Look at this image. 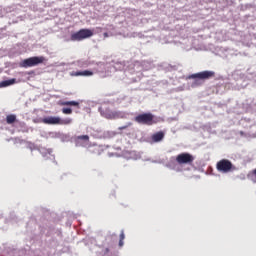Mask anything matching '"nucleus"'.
Returning a JSON list of instances; mask_svg holds the SVG:
<instances>
[{
    "label": "nucleus",
    "mask_w": 256,
    "mask_h": 256,
    "mask_svg": "<svg viewBox=\"0 0 256 256\" xmlns=\"http://www.w3.org/2000/svg\"><path fill=\"white\" fill-rule=\"evenodd\" d=\"M116 103H121V101L118 99V100L116 101Z\"/></svg>",
    "instance_id": "obj_35"
},
{
    "label": "nucleus",
    "mask_w": 256,
    "mask_h": 256,
    "mask_svg": "<svg viewBox=\"0 0 256 256\" xmlns=\"http://www.w3.org/2000/svg\"><path fill=\"white\" fill-rule=\"evenodd\" d=\"M165 139V131L161 130L151 135L152 143H161Z\"/></svg>",
    "instance_id": "obj_12"
},
{
    "label": "nucleus",
    "mask_w": 256,
    "mask_h": 256,
    "mask_svg": "<svg viewBox=\"0 0 256 256\" xmlns=\"http://www.w3.org/2000/svg\"><path fill=\"white\" fill-rule=\"evenodd\" d=\"M254 102H255V107H256V100L254 99Z\"/></svg>",
    "instance_id": "obj_37"
},
{
    "label": "nucleus",
    "mask_w": 256,
    "mask_h": 256,
    "mask_svg": "<svg viewBox=\"0 0 256 256\" xmlns=\"http://www.w3.org/2000/svg\"><path fill=\"white\" fill-rule=\"evenodd\" d=\"M62 113L64 115H71L73 113V109L72 108H62Z\"/></svg>",
    "instance_id": "obj_24"
},
{
    "label": "nucleus",
    "mask_w": 256,
    "mask_h": 256,
    "mask_svg": "<svg viewBox=\"0 0 256 256\" xmlns=\"http://www.w3.org/2000/svg\"><path fill=\"white\" fill-rule=\"evenodd\" d=\"M249 7H253V5H251V4H246L245 5V9H249Z\"/></svg>",
    "instance_id": "obj_32"
},
{
    "label": "nucleus",
    "mask_w": 256,
    "mask_h": 256,
    "mask_svg": "<svg viewBox=\"0 0 256 256\" xmlns=\"http://www.w3.org/2000/svg\"><path fill=\"white\" fill-rule=\"evenodd\" d=\"M94 72L92 70H82V77H92Z\"/></svg>",
    "instance_id": "obj_23"
},
{
    "label": "nucleus",
    "mask_w": 256,
    "mask_h": 256,
    "mask_svg": "<svg viewBox=\"0 0 256 256\" xmlns=\"http://www.w3.org/2000/svg\"><path fill=\"white\" fill-rule=\"evenodd\" d=\"M15 83H17L16 78L3 80L0 82V89H3L5 87H11V85H15Z\"/></svg>",
    "instance_id": "obj_15"
},
{
    "label": "nucleus",
    "mask_w": 256,
    "mask_h": 256,
    "mask_svg": "<svg viewBox=\"0 0 256 256\" xmlns=\"http://www.w3.org/2000/svg\"><path fill=\"white\" fill-rule=\"evenodd\" d=\"M59 116H47L42 119V123L45 125H59Z\"/></svg>",
    "instance_id": "obj_11"
},
{
    "label": "nucleus",
    "mask_w": 256,
    "mask_h": 256,
    "mask_svg": "<svg viewBox=\"0 0 256 256\" xmlns=\"http://www.w3.org/2000/svg\"><path fill=\"white\" fill-rule=\"evenodd\" d=\"M213 77H215V71L205 70L191 74L186 79H192V82H189V87L196 89V87H201V81H207V79H213Z\"/></svg>",
    "instance_id": "obj_1"
},
{
    "label": "nucleus",
    "mask_w": 256,
    "mask_h": 256,
    "mask_svg": "<svg viewBox=\"0 0 256 256\" xmlns=\"http://www.w3.org/2000/svg\"><path fill=\"white\" fill-rule=\"evenodd\" d=\"M106 252H109V248H106Z\"/></svg>",
    "instance_id": "obj_36"
},
{
    "label": "nucleus",
    "mask_w": 256,
    "mask_h": 256,
    "mask_svg": "<svg viewBox=\"0 0 256 256\" xmlns=\"http://www.w3.org/2000/svg\"><path fill=\"white\" fill-rule=\"evenodd\" d=\"M87 141H89V135H81V136H78V137L75 139L76 147H82V145H83L84 143H87Z\"/></svg>",
    "instance_id": "obj_14"
},
{
    "label": "nucleus",
    "mask_w": 256,
    "mask_h": 256,
    "mask_svg": "<svg viewBox=\"0 0 256 256\" xmlns=\"http://www.w3.org/2000/svg\"><path fill=\"white\" fill-rule=\"evenodd\" d=\"M73 123V118H60L58 125H71Z\"/></svg>",
    "instance_id": "obj_20"
},
{
    "label": "nucleus",
    "mask_w": 256,
    "mask_h": 256,
    "mask_svg": "<svg viewBox=\"0 0 256 256\" xmlns=\"http://www.w3.org/2000/svg\"><path fill=\"white\" fill-rule=\"evenodd\" d=\"M242 107L243 109H245V111L249 112V111H255L256 107H255V99H246L243 103H242Z\"/></svg>",
    "instance_id": "obj_10"
},
{
    "label": "nucleus",
    "mask_w": 256,
    "mask_h": 256,
    "mask_svg": "<svg viewBox=\"0 0 256 256\" xmlns=\"http://www.w3.org/2000/svg\"><path fill=\"white\" fill-rule=\"evenodd\" d=\"M140 65L144 71H149V69H153V62L149 60L142 61Z\"/></svg>",
    "instance_id": "obj_17"
},
{
    "label": "nucleus",
    "mask_w": 256,
    "mask_h": 256,
    "mask_svg": "<svg viewBox=\"0 0 256 256\" xmlns=\"http://www.w3.org/2000/svg\"><path fill=\"white\" fill-rule=\"evenodd\" d=\"M134 121L139 123V125H157V123H161L163 118L153 115L151 112H144L142 114H138L135 116Z\"/></svg>",
    "instance_id": "obj_3"
},
{
    "label": "nucleus",
    "mask_w": 256,
    "mask_h": 256,
    "mask_svg": "<svg viewBox=\"0 0 256 256\" xmlns=\"http://www.w3.org/2000/svg\"><path fill=\"white\" fill-rule=\"evenodd\" d=\"M125 239V232L122 230L120 233V240H124Z\"/></svg>",
    "instance_id": "obj_29"
},
{
    "label": "nucleus",
    "mask_w": 256,
    "mask_h": 256,
    "mask_svg": "<svg viewBox=\"0 0 256 256\" xmlns=\"http://www.w3.org/2000/svg\"><path fill=\"white\" fill-rule=\"evenodd\" d=\"M246 123H251V119L250 118H244L241 120V125H243L244 127H246L247 129L251 128V124L250 125H246Z\"/></svg>",
    "instance_id": "obj_21"
},
{
    "label": "nucleus",
    "mask_w": 256,
    "mask_h": 256,
    "mask_svg": "<svg viewBox=\"0 0 256 256\" xmlns=\"http://www.w3.org/2000/svg\"><path fill=\"white\" fill-rule=\"evenodd\" d=\"M113 136H115V133H113V132H104L103 133V138L104 139H111V137H113Z\"/></svg>",
    "instance_id": "obj_25"
},
{
    "label": "nucleus",
    "mask_w": 256,
    "mask_h": 256,
    "mask_svg": "<svg viewBox=\"0 0 256 256\" xmlns=\"http://www.w3.org/2000/svg\"><path fill=\"white\" fill-rule=\"evenodd\" d=\"M195 158L190 153L184 152L176 156V162L178 165H189Z\"/></svg>",
    "instance_id": "obj_8"
},
{
    "label": "nucleus",
    "mask_w": 256,
    "mask_h": 256,
    "mask_svg": "<svg viewBox=\"0 0 256 256\" xmlns=\"http://www.w3.org/2000/svg\"><path fill=\"white\" fill-rule=\"evenodd\" d=\"M95 62L91 61L89 59L85 60V59H81L77 61V65L78 67H82V68H87V67H91V65H93Z\"/></svg>",
    "instance_id": "obj_16"
},
{
    "label": "nucleus",
    "mask_w": 256,
    "mask_h": 256,
    "mask_svg": "<svg viewBox=\"0 0 256 256\" xmlns=\"http://www.w3.org/2000/svg\"><path fill=\"white\" fill-rule=\"evenodd\" d=\"M104 37H109V34L107 32H105Z\"/></svg>",
    "instance_id": "obj_33"
},
{
    "label": "nucleus",
    "mask_w": 256,
    "mask_h": 256,
    "mask_svg": "<svg viewBox=\"0 0 256 256\" xmlns=\"http://www.w3.org/2000/svg\"><path fill=\"white\" fill-rule=\"evenodd\" d=\"M168 169H172V171H176L177 173L183 171L181 165L177 163V158H171L170 161L166 164Z\"/></svg>",
    "instance_id": "obj_9"
},
{
    "label": "nucleus",
    "mask_w": 256,
    "mask_h": 256,
    "mask_svg": "<svg viewBox=\"0 0 256 256\" xmlns=\"http://www.w3.org/2000/svg\"><path fill=\"white\" fill-rule=\"evenodd\" d=\"M123 245H124L123 240H119V247H123Z\"/></svg>",
    "instance_id": "obj_31"
},
{
    "label": "nucleus",
    "mask_w": 256,
    "mask_h": 256,
    "mask_svg": "<svg viewBox=\"0 0 256 256\" xmlns=\"http://www.w3.org/2000/svg\"><path fill=\"white\" fill-rule=\"evenodd\" d=\"M27 148L30 149V151H39L41 153L42 157H46V159H51L52 161L55 160V156L52 154L53 150L46 149V148H39L35 143L28 142Z\"/></svg>",
    "instance_id": "obj_6"
},
{
    "label": "nucleus",
    "mask_w": 256,
    "mask_h": 256,
    "mask_svg": "<svg viewBox=\"0 0 256 256\" xmlns=\"http://www.w3.org/2000/svg\"><path fill=\"white\" fill-rule=\"evenodd\" d=\"M97 65H98L99 67H105V63H103V62H98Z\"/></svg>",
    "instance_id": "obj_30"
},
{
    "label": "nucleus",
    "mask_w": 256,
    "mask_h": 256,
    "mask_svg": "<svg viewBox=\"0 0 256 256\" xmlns=\"http://www.w3.org/2000/svg\"><path fill=\"white\" fill-rule=\"evenodd\" d=\"M131 125H133L132 122H127L126 125L121 126L118 129H119V131H125V129H127L128 127H131Z\"/></svg>",
    "instance_id": "obj_26"
},
{
    "label": "nucleus",
    "mask_w": 256,
    "mask_h": 256,
    "mask_svg": "<svg viewBox=\"0 0 256 256\" xmlns=\"http://www.w3.org/2000/svg\"><path fill=\"white\" fill-rule=\"evenodd\" d=\"M114 71H127V64L125 61H116L112 65Z\"/></svg>",
    "instance_id": "obj_13"
},
{
    "label": "nucleus",
    "mask_w": 256,
    "mask_h": 256,
    "mask_svg": "<svg viewBox=\"0 0 256 256\" xmlns=\"http://www.w3.org/2000/svg\"><path fill=\"white\" fill-rule=\"evenodd\" d=\"M0 219H3V214H0Z\"/></svg>",
    "instance_id": "obj_34"
},
{
    "label": "nucleus",
    "mask_w": 256,
    "mask_h": 256,
    "mask_svg": "<svg viewBox=\"0 0 256 256\" xmlns=\"http://www.w3.org/2000/svg\"><path fill=\"white\" fill-rule=\"evenodd\" d=\"M10 221L17 222V216H15V214H10Z\"/></svg>",
    "instance_id": "obj_27"
},
{
    "label": "nucleus",
    "mask_w": 256,
    "mask_h": 256,
    "mask_svg": "<svg viewBox=\"0 0 256 256\" xmlns=\"http://www.w3.org/2000/svg\"><path fill=\"white\" fill-rule=\"evenodd\" d=\"M16 121H17V115L10 114L6 116V123L8 125H13V123H16Z\"/></svg>",
    "instance_id": "obj_18"
},
{
    "label": "nucleus",
    "mask_w": 256,
    "mask_h": 256,
    "mask_svg": "<svg viewBox=\"0 0 256 256\" xmlns=\"http://www.w3.org/2000/svg\"><path fill=\"white\" fill-rule=\"evenodd\" d=\"M252 181H253V183H256V168L253 170Z\"/></svg>",
    "instance_id": "obj_28"
},
{
    "label": "nucleus",
    "mask_w": 256,
    "mask_h": 256,
    "mask_svg": "<svg viewBox=\"0 0 256 256\" xmlns=\"http://www.w3.org/2000/svg\"><path fill=\"white\" fill-rule=\"evenodd\" d=\"M216 169L220 173H231V171H235V166L233 163L228 159H222L216 164Z\"/></svg>",
    "instance_id": "obj_7"
},
{
    "label": "nucleus",
    "mask_w": 256,
    "mask_h": 256,
    "mask_svg": "<svg viewBox=\"0 0 256 256\" xmlns=\"http://www.w3.org/2000/svg\"><path fill=\"white\" fill-rule=\"evenodd\" d=\"M62 105H66L68 107H77V109H80L79 102L72 100V101H64L62 102Z\"/></svg>",
    "instance_id": "obj_19"
},
{
    "label": "nucleus",
    "mask_w": 256,
    "mask_h": 256,
    "mask_svg": "<svg viewBox=\"0 0 256 256\" xmlns=\"http://www.w3.org/2000/svg\"><path fill=\"white\" fill-rule=\"evenodd\" d=\"M94 32L89 28H82L77 32L71 34V41H85V39H91L93 37Z\"/></svg>",
    "instance_id": "obj_4"
},
{
    "label": "nucleus",
    "mask_w": 256,
    "mask_h": 256,
    "mask_svg": "<svg viewBox=\"0 0 256 256\" xmlns=\"http://www.w3.org/2000/svg\"><path fill=\"white\" fill-rule=\"evenodd\" d=\"M43 63H45L44 56H33L22 60V63H20V67H24V69H29V67H37V65H41Z\"/></svg>",
    "instance_id": "obj_5"
},
{
    "label": "nucleus",
    "mask_w": 256,
    "mask_h": 256,
    "mask_svg": "<svg viewBox=\"0 0 256 256\" xmlns=\"http://www.w3.org/2000/svg\"><path fill=\"white\" fill-rule=\"evenodd\" d=\"M98 111L100 112L101 117H104V119L115 120L127 119V117H129V113L120 110H112L107 106H100Z\"/></svg>",
    "instance_id": "obj_2"
},
{
    "label": "nucleus",
    "mask_w": 256,
    "mask_h": 256,
    "mask_svg": "<svg viewBox=\"0 0 256 256\" xmlns=\"http://www.w3.org/2000/svg\"><path fill=\"white\" fill-rule=\"evenodd\" d=\"M71 77H83V70L70 72Z\"/></svg>",
    "instance_id": "obj_22"
}]
</instances>
